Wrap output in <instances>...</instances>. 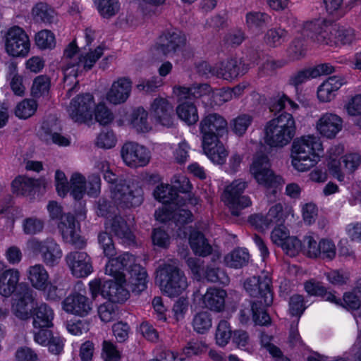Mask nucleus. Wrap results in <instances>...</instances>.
I'll return each instance as SVG.
<instances>
[{
	"label": "nucleus",
	"instance_id": "obj_1",
	"mask_svg": "<svg viewBox=\"0 0 361 361\" xmlns=\"http://www.w3.org/2000/svg\"><path fill=\"white\" fill-rule=\"evenodd\" d=\"M105 267V273L113 276L117 281H125L124 271H127L132 291L140 293L147 288V274L140 264L135 263V257L128 252H123L118 256L108 257Z\"/></svg>",
	"mask_w": 361,
	"mask_h": 361
},
{
	"label": "nucleus",
	"instance_id": "obj_2",
	"mask_svg": "<svg viewBox=\"0 0 361 361\" xmlns=\"http://www.w3.org/2000/svg\"><path fill=\"white\" fill-rule=\"evenodd\" d=\"M322 144L317 137L307 135L294 140L291 146V163L295 169L304 172L314 166L319 159Z\"/></svg>",
	"mask_w": 361,
	"mask_h": 361
},
{
	"label": "nucleus",
	"instance_id": "obj_3",
	"mask_svg": "<svg viewBox=\"0 0 361 361\" xmlns=\"http://www.w3.org/2000/svg\"><path fill=\"white\" fill-rule=\"evenodd\" d=\"M296 124L291 114L283 112L271 119L264 127V142L272 148L288 145L295 135Z\"/></svg>",
	"mask_w": 361,
	"mask_h": 361
},
{
	"label": "nucleus",
	"instance_id": "obj_4",
	"mask_svg": "<svg viewBox=\"0 0 361 361\" xmlns=\"http://www.w3.org/2000/svg\"><path fill=\"white\" fill-rule=\"evenodd\" d=\"M156 274V281L159 283L161 290L169 297L179 295L188 287L187 278L176 259H169L159 264Z\"/></svg>",
	"mask_w": 361,
	"mask_h": 361
},
{
	"label": "nucleus",
	"instance_id": "obj_5",
	"mask_svg": "<svg viewBox=\"0 0 361 361\" xmlns=\"http://www.w3.org/2000/svg\"><path fill=\"white\" fill-rule=\"evenodd\" d=\"M111 193L117 208L123 209L139 207L144 201L142 188L133 182L121 180L111 189Z\"/></svg>",
	"mask_w": 361,
	"mask_h": 361
},
{
	"label": "nucleus",
	"instance_id": "obj_6",
	"mask_svg": "<svg viewBox=\"0 0 361 361\" xmlns=\"http://www.w3.org/2000/svg\"><path fill=\"white\" fill-rule=\"evenodd\" d=\"M250 171L257 183L265 188H277L283 183L282 178L271 169L269 159L264 154L254 157Z\"/></svg>",
	"mask_w": 361,
	"mask_h": 361
},
{
	"label": "nucleus",
	"instance_id": "obj_7",
	"mask_svg": "<svg viewBox=\"0 0 361 361\" xmlns=\"http://www.w3.org/2000/svg\"><path fill=\"white\" fill-rule=\"evenodd\" d=\"M271 283L269 274L262 273L260 276L247 278L244 282V288L250 296L257 298L254 302L271 305L274 300Z\"/></svg>",
	"mask_w": 361,
	"mask_h": 361
},
{
	"label": "nucleus",
	"instance_id": "obj_8",
	"mask_svg": "<svg viewBox=\"0 0 361 361\" xmlns=\"http://www.w3.org/2000/svg\"><path fill=\"white\" fill-rule=\"evenodd\" d=\"M199 128L202 135V142L217 140L227 133L228 122L220 114L209 112L202 116Z\"/></svg>",
	"mask_w": 361,
	"mask_h": 361
},
{
	"label": "nucleus",
	"instance_id": "obj_9",
	"mask_svg": "<svg viewBox=\"0 0 361 361\" xmlns=\"http://www.w3.org/2000/svg\"><path fill=\"white\" fill-rule=\"evenodd\" d=\"M29 248L35 253H40L43 262L48 267L57 265L63 252L60 245L54 238H48L44 240L33 238L27 243Z\"/></svg>",
	"mask_w": 361,
	"mask_h": 361
},
{
	"label": "nucleus",
	"instance_id": "obj_10",
	"mask_svg": "<svg viewBox=\"0 0 361 361\" xmlns=\"http://www.w3.org/2000/svg\"><path fill=\"white\" fill-rule=\"evenodd\" d=\"M247 186V184L245 181L238 179L233 180L224 190V201L229 206L231 214L234 216H238L240 209L247 207L251 204L250 197L243 195Z\"/></svg>",
	"mask_w": 361,
	"mask_h": 361
},
{
	"label": "nucleus",
	"instance_id": "obj_11",
	"mask_svg": "<svg viewBox=\"0 0 361 361\" xmlns=\"http://www.w3.org/2000/svg\"><path fill=\"white\" fill-rule=\"evenodd\" d=\"M30 39L25 32L18 26L11 27L6 35V50L13 56H25L30 51Z\"/></svg>",
	"mask_w": 361,
	"mask_h": 361
},
{
	"label": "nucleus",
	"instance_id": "obj_12",
	"mask_svg": "<svg viewBox=\"0 0 361 361\" xmlns=\"http://www.w3.org/2000/svg\"><path fill=\"white\" fill-rule=\"evenodd\" d=\"M334 25L329 24L325 20H317L307 22L304 25L303 33L320 45L333 46Z\"/></svg>",
	"mask_w": 361,
	"mask_h": 361
},
{
	"label": "nucleus",
	"instance_id": "obj_13",
	"mask_svg": "<svg viewBox=\"0 0 361 361\" xmlns=\"http://www.w3.org/2000/svg\"><path fill=\"white\" fill-rule=\"evenodd\" d=\"M58 228L65 243L78 249L85 247L86 242L80 234V224L76 222L73 215L70 213L64 214L58 224Z\"/></svg>",
	"mask_w": 361,
	"mask_h": 361
},
{
	"label": "nucleus",
	"instance_id": "obj_14",
	"mask_svg": "<svg viewBox=\"0 0 361 361\" xmlns=\"http://www.w3.org/2000/svg\"><path fill=\"white\" fill-rule=\"evenodd\" d=\"M121 155L124 163L131 168L145 166L151 157L145 146L134 142H126L121 147Z\"/></svg>",
	"mask_w": 361,
	"mask_h": 361
},
{
	"label": "nucleus",
	"instance_id": "obj_15",
	"mask_svg": "<svg viewBox=\"0 0 361 361\" xmlns=\"http://www.w3.org/2000/svg\"><path fill=\"white\" fill-rule=\"evenodd\" d=\"M94 106V97L91 94H78L68 108V115L75 122L83 123L92 118Z\"/></svg>",
	"mask_w": 361,
	"mask_h": 361
},
{
	"label": "nucleus",
	"instance_id": "obj_16",
	"mask_svg": "<svg viewBox=\"0 0 361 361\" xmlns=\"http://www.w3.org/2000/svg\"><path fill=\"white\" fill-rule=\"evenodd\" d=\"M186 41L185 35L180 30H167L159 37L157 50L164 56H173L183 50Z\"/></svg>",
	"mask_w": 361,
	"mask_h": 361
},
{
	"label": "nucleus",
	"instance_id": "obj_17",
	"mask_svg": "<svg viewBox=\"0 0 361 361\" xmlns=\"http://www.w3.org/2000/svg\"><path fill=\"white\" fill-rule=\"evenodd\" d=\"M149 110L156 123L167 128L174 125L173 106L167 99L161 97L155 98L150 105Z\"/></svg>",
	"mask_w": 361,
	"mask_h": 361
},
{
	"label": "nucleus",
	"instance_id": "obj_18",
	"mask_svg": "<svg viewBox=\"0 0 361 361\" xmlns=\"http://www.w3.org/2000/svg\"><path fill=\"white\" fill-rule=\"evenodd\" d=\"M62 308L67 313L85 317L92 311V302L87 296L76 293L69 295L63 300Z\"/></svg>",
	"mask_w": 361,
	"mask_h": 361
},
{
	"label": "nucleus",
	"instance_id": "obj_19",
	"mask_svg": "<svg viewBox=\"0 0 361 361\" xmlns=\"http://www.w3.org/2000/svg\"><path fill=\"white\" fill-rule=\"evenodd\" d=\"M285 221V216L283 211V206L280 203H277L272 206L267 214H255L250 217V223L259 228H268L271 226H282Z\"/></svg>",
	"mask_w": 361,
	"mask_h": 361
},
{
	"label": "nucleus",
	"instance_id": "obj_20",
	"mask_svg": "<svg viewBox=\"0 0 361 361\" xmlns=\"http://www.w3.org/2000/svg\"><path fill=\"white\" fill-rule=\"evenodd\" d=\"M66 261L72 274L78 278L85 277L92 272L90 257L85 252H69Z\"/></svg>",
	"mask_w": 361,
	"mask_h": 361
},
{
	"label": "nucleus",
	"instance_id": "obj_21",
	"mask_svg": "<svg viewBox=\"0 0 361 361\" xmlns=\"http://www.w3.org/2000/svg\"><path fill=\"white\" fill-rule=\"evenodd\" d=\"M316 128L322 136L332 139L342 130L343 120L335 114L326 113L319 118Z\"/></svg>",
	"mask_w": 361,
	"mask_h": 361
},
{
	"label": "nucleus",
	"instance_id": "obj_22",
	"mask_svg": "<svg viewBox=\"0 0 361 361\" xmlns=\"http://www.w3.org/2000/svg\"><path fill=\"white\" fill-rule=\"evenodd\" d=\"M132 82L129 78L121 77L114 81L106 93V99L111 104L125 102L130 97Z\"/></svg>",
	"mask_w": 361,
	"mask_h": 361
},
{
	"label": "nucleus",
	"instance_id": "obj_23",
	"mask_svg": "<svg viewBox=\"0 0 361 361\" xmlns=\"http://www.w3.org/2000/svg\"><path fill=\"white\" fill-rule=\"evenodd\" d=\"M107 229L114 233L123 243L130 244L134 241L135 236L126 220L120 215H115L106 222Z\"/></svg>",
	"mask_w": 361,
	"mask_h": 361
},
{
	"label": "nucleus",
	"instance_id": "obj_24",
	"mask_svg": "<svg viewBox=\"0 0 361 361\" xmlns=\"http://www.w3.org/2000/svg\"><path fill=\"white\" fill-rule=\"evenodd\" d=\"M216 65V76L227 80H233L246 71L245 64L235 59H230Z\"/></svg>",
	"mask_w": 361,
	"mask_h": 361
},
{
	"label": "nucleus",
	"instance_id": "obj_25",
	"mask_svg": "<svg viewBox=\"0 0 361 361\" xmlns=\"http://www.w3.org/2000/svg\"><path fill=\"white\" fill-rule=\"evenodd\" d=\"M121 283L111 280L104 282L102 296L114 303L125 302L130 294Z\"/></svg>",
	"mask_w": 361,
	"mask_h": 361
},
{
	"label": "nucleus",
	"instance_id": "obj_26",
	"mask_svg": "<svg viewBox=\"0 0 361 361\" xmlns=\"http://www.w3.org/2000/svg\"><path fill=\"white\" fill-rule=\"evenodd\" d=\"M27 279L31 286L38 290H45L49 284V275L44 265L36 264L27 270Z\"/></svg>",
	"mask_w": 361,
	"mask_h": 361
},
{
	"label": "nucleus",
	"instance_id": "obj_27",
	"mask_svg": "<svg viewBox=\"0 0 361 361\" xmlns=\"http://www.w3.org/2000/svg\"><path fill=\"white\" fill-rule=\"evenodd\" d=\"M104 47L99 45L93 50L81 54L78 56V60L72 61L70 68L78 70V74L83 71H88L92 68L95 63L102 57L104 53Z\"/></svg>",
	"mask_w": 361,
	"mask_h": 361
},
{
	"label": "nucleus",
	"instance_id": "obj_28",
	"mask_svg": "<svg viewBox=\"0 0 361 361\" xmlns=\"http://www.w3.org/2000/svg\"><path fill=\"white\" fill-rule=\"evenodd\" d=\"M53 310L46 303L42 302L32 307L33 328H50L53 326Z\"/></svg>",
	"mask_w": 361,
	"mask_h": 361
},
{
	"label": "nucleus",
	"instance_id": "obj_29",
	"mask_svg": "<svg viewBox=\"0 0 361 361\" xmlns=\"http://www.w3.org/2000/svg\"><path fill=\"white\" fill-rule=\"evenodd\" d=\"M154 196L163 204L171 206L184 204V197L179 195L173 186L169 184L158 185L154 191Z\"/></svg>",
	"mask_w": 361,
	"mask_h": 361
},
{
	"label": "nucleus",
	"instance_id": "obj_30",
	"mask_svg": "<svg viewBox=\"0 0 361 361\" xmlns=\"http://www.w3.org/2000/svg\"><path fill=\"white\" fill-rule=\"evenodd\" d=\"M345 83L341 76H331L324 81L317 90L318 99L322 102H328L335 97V92Z\"/></svg>",
	"mask_w": 361,
	"mask_h": 361
},
{
	"label": "nucleus",
	"instance_id": "obj_31",
	"mask_svg": "<svg viewBox=\"0 0 361 361\" xmlns=\"http://www.w3.org/2000/svg\"><path fill=\"white\" fill-rule=\"evenodd\" d=\"M226 292L221 288H209L203 295L204 306L215 312H221L224 309Z\"/></svg>",
	"mask_w": 361,
	"mask_h": 361
},
{
	"label": "nucleus",
	"instance_id": "obj_32",
	"mask_svg": "<svg viewBox=\"0 0 361 361\" xmlns=\"http://www.w3.org/2000/svg\"><path fill=\"white\" fill-rule=\"evenodd\" d=\"M202 148L207 156L214 162L222 164L228 156V152L224 145L217 140L203 141Z\"/></svg>",
	"mask_w": 361,
	"mask_h": 361
},
{
	"label": "nucleus",
	"instance_id": "obj_33",
	"mask_svg": "<svg viewBox=\"0 0 361 361\" xmlns=\"http://www.w3.org/2000/svg\"><path fill=\"white\" fill-rule=\"evenodd\" d=\"M20 278L17 269H10L0 274V294L4 297L10 296L16 289Z\"/></svg>",
	"mask_w": 361,
	"mask_h": 361
},
{
	"label": "nucleus",
	"instance_id": "obj_34",
	"mask_svg": "<svg viewBox=\"0 0 361 361\" xmlns=\"http://www.w3.org/2000/svg\"><path fill=\"white\" fill-rule=\"evenodd\" d=\"M210 91V87L207 83L195 84L190 87L175 86L173 92L179 97V100L200 98Z\"/></svg>",
	"mask_w": 361,
	"mask_h": 361
},
{
	"label": "nucleus",
	"instance_id": "obj_35",
	"mask_svg": "<svg viewBox=\"0 0 361 361\" xmlns=\"http://www.w3.org/2000/svg\"><path fill=\"white\" fill-rule=\"evenodd\" d=\"M173 188L177 192L184 194L183 196L188 203L195 206L199 202V198L191 193L192 185L188 178L183 175L174 176L172 179Z\"/></svg>",
	"mask_w": 361,
	"mask_h": 361
},
{
	"label": "nucleus",
	"instance_id": "obj_36",
	"mask_svg": "<svg viewBox=\"0 0 361 361\" xmlns=\"http://www.w3.org/2000/svg\"><path fill=\"white\" fill-rule=\"evenodd\" d=\"M178 118L189 126L195 124L199 119L197 109L194 102L185 99L176 107Z\"/></svg>",
	"mask_w": 361,
	"mask_h": 361
},
{
	"label": "nucleus",
	"instance_id": "obj_37",
	"mask_svg": "<svg viewBox=\"0 0 361 361\" xmlns=\"http://www.w3.org/2000/svg\"><path fill=\"white\" fill-rule=\"evenodd\" d=\"M190 247L193 252L199 256L206 257L211 254L212 247L200 231H192L189 238Z\"/></svg>",
	"mask_w": 361,
	"mask_h": 361
},
{
	"label": "nucleus",
	"instance_id": "obj_38",
	"mask_svg": "<svg viewBox=\"0 0 361 361\" xmlns=\"http://www.w3.org/2000/svg\"><path fill=\"white\" fill-rule=\"evenodd\" d=\"M343 152V148L340 147H331L329 151V162L328 164L329 173L339 181L344 179V173L342 170V159H338L337 155Z\"/></svg>",
	"mask_w": 361,
	"mask_h": 361
},
{
	"label": "nucleus",
	"instance_id": "obj_39",
	"mask_svg": "<svg viewBox=\"0 0 361 361\" xmlns=\"http://www.w3.org/2000/svg\"><path fill=\"white\" fill-rule=\"evenodd\" d=\"M32 16L35 22L53 23L56 19L55 11L45 3H38L32 9Z\"/></svg>",
	"mask_w": 361,
	"mask_h": 361
},
{
	"label": "nucleus",
	"instance_id": "obj_40",
	"mask_svg": "<svg viewBox=\"0 0 361 361\" xmlns=\"http://www.w3.org/2000/svg\"><path fill=\"white\" fill-rule=\"evenodd\" d=\"M148 114L142 107L135 109L130 117V125L137 133H148L152 126L147 121Z\"/></svg>",
	"mask_w": 361,
	"mask_h": 361
},
{
	"label": "nucleus",
	"instance_id": "obj_41",
	"mask_svg": "<svg viewBox=\"0 0 361 361\" xmlns=\"http://www.w3.org/2000/svg\"><path fill=\"white\" fill-rule=\"evenodd\" d=\"M249 259L250 255L245 249L237 248L225 256L224 262L229 267L239 269L247 264Z\"/></svg>",
	"mask_w": 361,
	"mask_h": 361
},
{
	"label": "nucleus",
	"instance_id": "obj_42",
	"mask_svg": "<svg viewBox=\"0 0 361 361\" xmlns=\"http://www.w3.org/2000/svg\"><path fill=\"white\" fill-rule=\"evenodd\" d=\"M38 185V181L25 176H18L12 182L13 192L17 195H28Z\"/></svg>",
	"mask_w": 361,
	"mask_h": 361
},
{
	"label": "nucleus",
	"instance_id": "obj_43",
	"mask_svg": "<svg viewBox=\"0 0 361 361\" xmlns=\"http://www.w3.org/2000/svg\"><path fill=\"white\" fill-rule=\"evenodd\" d=\"M288 32L281 27L269 29L264 37V43L270 47H278L287 39Z\"/></svg>",
	"mask_w": 361,
	"mask_h": 361
},
{
	"label": "nucleus",
	"instance_id": "obj_44",
	"mask_svg": "<svg viewBox=\"0 0 361 361\" xmlns=\"http://www.w3.org/2000/svg\"><path fill=\"white\" fill-rule=\"evenodd\" d=\"M63 74V87H68L66 97L69 98L79 90V81L77 80L78 70L73 68H64Z\"/></svg>",
	"mask_w": 361,
	"mask_h": 361
},
{
	"label": "nucleus",
	"instance_id": "obj_45",
	"mask_svg": "<svg viewBox=\"0 0 361 361\" xmlns=\"http://www.w3.org/2000/svg\"><path fill=\"white\" fill-rule=\"evenodd\" d=\"M183 202L184 204L173 206L172 219L178 226L191 223L193 221V215L191 211L184 207L189 204L185 198H183Z\"/></svg>",
	"mask_w": 361,
	"mask_h": 361
},
{
	"label": "nucleus",
	"instance_id": "obj_46",
	"mask_svg": "<svg viewBox=\"0 0 361 361\" xmlns=\"http://www.w3.org/2000/svg\"><path fill=\"white\" fill-rule=\"evenodd\" d=\"M102 16L110 18L117 14L120 10L118 0H94Z\"/></svg>",
	"mask_w": 361,
	"mask_h": 361
},
{
	"label": "nucleus",
	"instance_id": "obj_47",
	"mask_svg": "<svg viewBox=\"0 0 361 361\" xmlns=\"http://www.w3.org/2000/svg\"><path fill=\"white\" fill-rule=\"evenodd\" d=\"M212 326V319L209 312L203 311L197 313L192 320L194 330L198 334H205Z\"/></svg>",
	"mask_w": 361,
	"mask_h": 361
},
{
	"label": "nucleus",
	"instance_id": "obj_48",
	"mask_svg": "<svg viewBox=\"0 0 361 361\" xmlns=\"http://www.w3.org/2000/svg\"><path fill=\"white\" fill-rule=\"evenodd\" d=\"M252 116L243 114L232 119L230 122L231 130L238 136H243L252 122Z\"/></svg>",
	"mask_w": 361,
	"mask_h": 361
},
{
	"label": "nucleus",
	"instance_id": "obj_49",
	"mask_svg": "<svg viewBox=\"0 0 361 361\" xmlns=\"http://www.w3.org/2000/svg\"><path fill=\"white\" fill-rule=\"evenodd\" d=\"M71 195L75 200H80L86 190L85 178L80 173H73L70 180Z\"/></svg>",
	"mask_w": 361,
	"mask_h": 361
},
{
	"label": "nucleus",
	"instance_id": "obj_50",
	"mask_svg": "<svg viewBox=\"0 0 361 361\" xmlns=\"http://www.w3.org/2000/svg\"><path fill=\"white\" fill-rule=\"evenodd\" d=\"M268 306L256 302H252L251 311L252 319L256 324L267 326L271 324V317L265 309Z\"/></svg>",
	"mask_w": 361,
	"mask_h": 361
},
{
	"label": "nucleus",
	"instance_id": "obj_51",
	"mask_svg": "<svg viewBox=\"0 0 361 361\" xmlns=\"http://www.w3.org/2000/svg\"><path fill=\"white\" fill-rule=\"evenodd\" d=\"M334 45L349 44L352 43L355 38V30L350 27H336L334 26Z\"/></svg>",
	"mask_w": 361,
	"mask_h": 361
},
{
	"label": "nucleus",
	"instance_id": "obj_52",
	"mask_svg": "<svg viewBox=\"0 0 361 361\" xmlns=\"http://www.w3.org/2000/svg\"><path fill=\"white\" fill-rule=\"evenodd\" d=\"M37 103L33 99H24L16 108L15 114L20 118H27L32 116L37 110Z\"/></svg>",
	"mask_w": 361,
	"mask_h": 361
},
{
	"label": "nucleus",
	"instance_id": "obj_53",
	"mask_svg": "<svg viewBox=\"0 0 361 361\" xmlns=\"http://www.w3.org/2000/svg\"><path fill=\"white\" fill-rule=\"evenodd\" d=\"M44 222L36 216L26 218L23 221V232L26 235H35L42 231Z\"/></svg>",
	"mask_w": 361,
	"mask_h": 361
},
{
	"label": "nucleus",
	"instance_id": "obj_54",
	"mask_svg": "<svg viewBox=\"0 0 361 361\" xmlns=\"http://www.w3.org/2000/svg\"><path fill=\"white\" fill-rule=\"evenodd\" d=\"M231 337V329L226 320L219 322L215 334L216 342L219 346H225Z\"/></svg>",
	"mask_w": 361,
	"mask_h": 361
},
{
	"label": "nucleus",
	"instance_id": "obj_55",
	"mask_svg": "<svg viewBox=\"0 0 361 361\" xmlns=\"http://www.w3.org/2000/svg\"><path fill=\"white\" fill-rule=\"evenodd\" d=\"M36 45L42 49H52L56 45L54 35L48 30H43L35 35Z\"/></svg>",
	"mask_w": 361,
	"mask_h": 361
},
{
	"label": "nucleus",
	"instance_id": "obj_56",
	"mask_svg": "<svg viewBox=\"0 0 361 361\" xmlns=\"http://www.w3.org/2000/svg\"><path fill=\"white\" fill-rule=\"evenodd\" d=\"M206 279L212 283H220L221 284H227L229 282V278L226 272L214 266H207L205 271Z\"/></svg>",
	"mask_w": 361,
	"mask_h": 361
},
{
	"label": "nucleus",
	"instance_id": "obj_57",
	"mask_svg": "<svg viewBox=\"0 0 361 361\" xmlns=\"http://www.w3.org/2000/svg\"><path fill=\"white\" fill-rule=\"evenodd\" d=\"M98 314L102 322H112L117 317V306L114 302H104L98 307Z\"/></svg>",
	"mask_w": 361,
	"mask_h": 361
},
{
	"label": "nucleus",
	"instance_id": "obj_58",
	"mask_svg": "<svg viewBox=\"0 0 361 361\" xmlns=\"http://www.w3.org/2000/svg\"><path fill=\"white\" fill-rule=\"evenodd\" d=\"M49 87V78L46 75H39L33 81L32 94L35 97H39L48 92Z\"/></svg>",
	"mask_w": 361,
	"mask_h": 361
},
{
	"label": "nucleus",
	"instance_id": "obj_59",
	"mask_svg": "<svg viewBox=\"0 0 361 361\" xmlns=\"http://www.w3.org/2000/svg\"><path fill=\"white\" fill-rule=\"evenodd\" d=\"M270 17L264 13L250 12L246 15V23L250 28L262 27L267 25Z\"/></svg>",
	"mask_w": 361,
	"mask_h": 361
},
{
	"label": "nucleus",
	"instance_id": "obj_60",
	"mask_svg": "<svg viewBox=\"0 0 361 361\" xmlns=\"http://www.w3.org/2000/svg\"><path fill=\"white\" fill-rule=\"evenodd\" d=\"M98 241L106 257H111L116 255V250L110 234L106 232H102L98 235Z\"/></svg>",
	"mask_w": 361,
	"mask_h": 361
},
{
	"label": "nucleus",
	"instance_id": "obj_61",
	"mask_svg": "<svg viewBox=\"0 0 361 361\" xmlns=\"http://www.w3.org/2000/svg\"><path fill=\"white\" fill-rule=\"evenodd\" d=\"M116 138L112 130L101 132L97 137L95 145L102 149H111L116 145Z\"/></svg>",
	"mask_w": 361,
	"mask_h": 361
},
{
	"label": "nucleus",
	"instance_id": "obj_62",
	"mask_svg": "<svg viewBox=\"0 0 361 361\" xmlns=\"http://www.w3.org/2000/svg\"><path fill=\"white\" fill-rule=\"evenodd\" d=\"M102 356L104 361H120L121 360L119 350L109 341H103Z\"/></svg>",
	"mask_w": 361,
	"mask_h": 361
},
{
	"label": "nucleus",
	"instance_id": "obj_63",
	"mask_svg": "<svg viewBox=\"0 0 361 361\" xmlns=\"http://www.w3.org/2000/svg\"><path fill=\"white\" fill-rule=\"evenodd\" d=\"M94 118L101 125L105 126L113 121L114 116L104 104L99 103L95 107Z\"/></svg>",
	"mask_w": 361,
	"mask_h": 361
},
{
	"label": "nucleus",
	"instance_id": "obj_64",
	"mask_svg": "<svg viewBox=\"0 0 361 361\" xmlns=\"http://www.w3.org/2000/svg\"><path fill=\"white\" fill-rule=\"evenodd\" d=\"M287 255L296 256L302 250V243L296 237H289L281 246Z\"/></svg>",
	"mask_w": 361,
	"mask_h": 361
}]
</instances>
